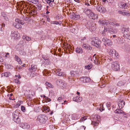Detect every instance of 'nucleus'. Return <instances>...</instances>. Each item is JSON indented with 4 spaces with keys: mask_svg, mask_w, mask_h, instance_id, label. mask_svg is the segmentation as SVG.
<instances>
[{
    "mask_svg": "<svg viewBox=\"0 0 130 130\" xmlns=\"http://www.w3.org/2000/svg\"><path fill=\"white\" fill-rule=\"evenodd\" d=\"M45 99L47 101V102H50L51 101V100L50 99L48 98L47 97H46V98H45Z\"/></svg>",
    "mask_w": 130,
    "mask_h": 130,
    "instance_id": "nucleus-54",
    "label": "nucleus"
},
{
    "mask_svg": "<svg viewBox=\"0 0 130 130\" xmlns=\"http://www.w3.org/2000/svg\"><path fill=\"white\" fill-rule=\"evenodd\" d=\"M10 36L12 39L16 40L18 38V36L19 37V34L17 31H12Z\"/></svg>",
    "mask_w": 130,
    "mask_h": 130,
    "instance_id": "nucleus-9",
    "label": "nucleus"
},
{
    "mask_svg": "<svg viewBox=\"0 0 130 130\" xmlns=\"http://www.w3.org/2000/svg\"><path fill=\"white\" fill-rule=\"evenodd\" d=\"M42 58L45 60H46L48 59L49 58L47 57H46L44 56L42 57Z\"/></svg>",
    "mask_w": 130,
    "mask_h": 130,
    "instance_id": "nucleus-57",
    "label": "nucleus"
},
{
    "mask_svg": "<svg viewBox=\"0 0 130 130\" xmlns=\"http://www.w3.org/2000/svg\"><path fill=\"white\" fill-rule=\"evenodd\" d=\"M85 25L86 27L91 31H94L96 29L95 24L91 21L89 20Z\"/></svg>",
    "mask_w": 130,
    "mask_h": 130,
    "instance_id": "nucleus-1",
    "label": "nucleus"
},
{
    "mask_svg": "<svg viewBox=\"0 0 130 130\" xmlns=\"http://www.w3.org/2000/svg\"><path fill=\"white\" fill-rule=\"evenodd\" d=\"M96 9L98 11L101 13H105L106 12V9L102 5H98L96 7Z\"/></svg>",
    "mask_w": 130,
    "mask_h": 130,
    "instance_id": "nucleus-10",
    "label": "nucleus"
},
{
    "mask_svg": "<svg viewBox=\"0 0 130 130\" xmlns=\"http://www.w3.org/2000/svg\"><path fill=\"white\" fill-rule=\"evenodd\" d=\"M126 5V3H122L119 4V6L121 8L125 9L127 8L128 6Z\"/></svg>",
    "mask_w": 130,
    "mask_h": 130,
    "instance_id": "nucleus-25",
    "label": "nucleus"
},
{
    "mask_svg": "<svg viewBox=\"0 0 130 130\" xmlns=\"http://www.w3.org/2000/svg\"><path fill=\"white\" fill-rule=\"evenodd\" d=\"M20 114L18 110H16L13 114V119L14 121L17 123L20 122V119L19 118V115Z\"/></svg>",
    "mask_w": 130,
    "mask_h": 130,
    "instance_id": "nucleus-3",
    "label": "nucleus"
},
{
    "mask_svg": "<svg viewBox=\"0 0 130 130\" xmlns=\"http://www.w3.org/2000/svg\"><path fill=\"white\" fill-rule=\"evenodd\" d=\"M106 105L107 107H109L111 106V103L110 102H107L106 103Z\"/></svg>",
    "mask_w": 130,
    "mask_h": 130,
    "instance_id": "nucleus-51",
    "label": "nucleus"
},
{
    "mask_svg": "<svg viewBox=\"0 0 130 130\" xmlns=\"http://www.w3.org/2000/svg\"><path fill=\"white\" fill-rule=\"evenodd\" d=\"M83 11L88 16L89 15L90 13L92 11L91 9L87 8L83 9Z\"/></svg>",
    "mask_w": 130,
    "mask_h": 130,
    "instance_id": "nucleus-21",
    "label": "nucleus"
},
{
    "mask_svg": "<svg viewBox=\"0 0 130 130\" xmlns=\"http://www.w3.org/2000/svg\"><path fill=\"white\" fill-rule=\"evenodd\" d=\"M111 68L115 71H117L120 69L119 64L117 61L113 62L111 63Z\"/></svg>",
    "mask_w": 130,
    "mask_h": 130,
    "instance_id": "nucleus-7",
    "label": "nucleus"
},
{
    "mask_svg": "<svg viewBox=\"0 0 130 130\" xmlns=\"http://www.w3.org/2000/svg\"><path fill=\"white\" fill-rule=\"evenodd\" d=\"M98 23L99 24L101 25H107L110 24V22H109L107 21L102 19H100L98 21Z\"/></svg>",
    "mask_w": 130,
    "mask_h": 130,
    "instance_id": "nucleus-13",
    "label": "nucleus"
},
{
    "mask_svg": "<svg viewBox=\"0 0 130 130\" xmlns=\"http://www.w3.org/2000/svg\"><path fill=\"white\" fill-rule=\"evenodd\" d=\"M50 110V108L48 107H45L44 108V110L46 112H48Z\"/></svg>",
    "mask_w": 130,
    "mask_h": 130,
    "instance_id": "nucleus-41",
    "label": "nucleus"
},
{
    "mask_svg": "<svg viewBox=\"0 0 130 130\" xmlns=\"http://www.w3.org/2000/svg\"><path fill=\"white\" fill-rule=\"evenodd\" d=\"M61 69H59L57 70L56 73V75L60 76H65L66 74L65 73L63 72H61Z\"/></svg>",
    "mask_w": 130,
    "mask_h": 130,
    "instance_id": "nucleus-14",
    "label": "nucleus"
},
{
    "mask_svg": "<svg viewBox=\"0 0 130 130\" xmlns=\"http://www.w3.org/2000/svg\"><path fill=\"white\" fill-rule=\"evenodd\" d=\"M37 68V66L36 65L32 64L31 65V68H29V70L31 71L34 72L35 71Z\"/></svg>",
    "mask_w": 130,
    "mask_h": 130,
    "instance_id": "nucleus-24",
    "label": "nucleus"
},
{
    "mask_svg": "<svg viewBox=\"0 0 130 130\" xmlns=\"http://www.w3.org/2000/svg\"><path fill=\"white\" fill-rule=\"evenodd\" d=\"M16 22L18 23H15V25L14 26L16 28L19 29H20L22 28V27L19 24H20L22 25H23L24 24V22L23 20H22L19 19H16L15 20Z\"/></svg>",
    "mask_w": 130,
    "mask_h": 130,
    "instance_id": "nucleus-5",
    "label": "nucleus"
},
{
    "mask_svg": "<svg viewBox=\"0 0 130 130\" xmlns=\"http://www.w3.org/2000/svg\"><path fill=\"white\" fill-rule=\"evenodd\" d=\"M109 54L112 58L117 57L118 55V54L117 53L116 51L113 49H111L109 52Z\"/></svg>",
    "mask_w": 130,
    "mask_h": 130,
    "instance_id": "nucleus-8",
    "label": "nucleus"
},
{
    "mask_svg": "<svg viewBox=\"0 0 130 130\" xmlns=\"http://www.w3.org/2000/svg\"><path fill=\"white\" fill-rule=\"evenodd\" d=\"M13 68V66L9 64V69H12Z\"/></svg>",
    "mask_w": 130,
    "mask_h": 130,
    "instance_id": "nucleus-56",
    "label": "nucleus"
},
{
    "mask_svg": "<svg viewBox=\"0 0 130 130\" xmlns=\"http://www.w3.org/2000/svg\"><path fill=\"white\" fill-rule=\"evenodd\" d=\"M52 23L53 24H61V21H60V22H58V21H52Z\"/></svg>",
    "mask_w": 130,
    "mask_h": 130,
    "instance_id": "nucleus-44",
    "label": "nucleus"
},
{
    "mask_svg": "<svg viewBox=\"0 0 130 130\" xmlns=\"http://www.w3.org/2000/svg\"><path fill=\"white\" fill-rule=\"evenodd\" d=\"M101 43V41H99L98 39L94 38L93 39L91 43V44L99 48H100L101 47L100 44Z\"/></svg>",
    "mask_w": 130,
    "mask_h": 130,
    "instance_id": "nucleus-6",
    "label": "nucleus"
},
{
    "mask_svg": "<svg viewBox=\"0 0 130 130\" xmlns=\"http://www.w3.org/2000/svg\"><path fill=\"white\" fill-rule=\"evenodd\" d=\"M48 120L47 117L44 115L40 114L37 117V121L41 123L44 124Z\"/></svg>",
    "mask_w": 130,
    "mask_h": 130,
    "instance_id": "nucleus-2",
    "label": "nucleus"
},
{
    "mask_svg": "<svg viewBox=\"0 0 130 130\" xmlns=\"http://www.w3.org/2000/svg\"><path fill=\"white\" fill-rule=\"evenodd\" d=\"M63 99V98L62 97H59L58 98V100L59 102H60V101H61Z\"/></svg>",
    "mask_w": 130,
    "mask_h": 130,
    "instance_id": "nucleus-55",
    "label": "nucleus"
},
{
    "mask_svg": "<svg viewBox=\"0 0 130 130\" xmlns=\"http://www.w3.org/2000/svg\"><path fill=\"white\" fill-rule=\"evenodd\" d=\"M118 104L119 109H121L124 106L125 104V102L124 101L120 100L119 101Z\"/></svg>",
    "mask_w": 130,
    "mask_h": 130,
    "instance_id": "nucleus-17",
    "label": "nucleus"
},
{
    "mask_svg": "<svg viewBox=\"0 0 130 130\" xmlns=\"http://www.w3.org/2000/svg\"><path fill=\"white\" fill-rule=\"evenodd\" d=\"M3 61V59L2 57L0 56V62H2Z\"/></svg>",
    "mask_w": 130,
    "mask_h": 130,
    "instance_id": "nucleus-63",
    "label": "nucleus"
},
{
    "mask_svg": "<svg viewBox=\"0 0 130 130\" xmlns=\"http://www.w3.org/2000/svg\"><path fill=\"white\" fill-rule=\"evenodd\" d=\"M112 23H113V24L117 26H120V24L118 23H117L116 22H114Z\"/></svg>",
    "mask_w": 130,
    "mask_h": 130,
    "instance_id": "nucleus-53",
    "label": "nucleus"
},
{
    "mask_svg": "<svg viewBox=\"0 0 130 130\" xmlns=\"http://www.w3.org/2000/svg\"><path fill=\"white\" fill-rule=\"evenodd\" d=\"M87 119V117L86 116H84L83 117H82L80 118V120L79 121V122H82L85 121Z\"/></svg>",
    "mask_w": 130,
    "mask_h": 130,
    "instance_id": "nucleus-38",
    "label": "nucleus"
},
{
    "mask_svg": "<svg viewBox=\"0 0 130 130\" xmlns=\"http://www.w3.org/2000/svg\"><path fill=\"white\" fill-rule=\"evenodd\" d=\"M107 28L106 27H104V29L102 33V35L103 36H105L106 35V32L107 31Z\"/></svg>",
    "mask_w": 130,
    "mask_h": 130,
    "instance_id": "nucleus-35",
    "label": "nucleus"
},
{
    "mask_svg": "<svg viewBox=\"0 0 130 130\" xmlns=\"http://www.w3.org/2000/svg\"><path fill=\"white\" fill-rule=\"evenodd\" d=\"M46 18L47 19V21L48 22H50V19L49 18V16L48 15L46 16Z\"/></svg>",
    "mask_w": 130,
    "mask_h": 130,
    "instance_id": "nucleus-58",
    "label": "nucleus"
},
{
    "mask_svg": "<svg viewBox=\"0 0 130 130\" xmlns=\"http://www.w3.org/2000/svg\"><path fill=\"white\" fill-rule=\"evenodd\" d=\"M37 9L38 10H40L41 9L42 7L41 5L40 4H39L37 5Z\"/></svg>",
    "mask_w": 130,
    "mask_h": 130,
    "instance_id": "nucleus-47",
    "label": "nucleus"
},
{
    "mask_svg": "<svg viewBox=\"0 0 130 130\" xmlns=\"http://www.w3.org/2000/svg\"><path fill=\"white\" fill-rule=\"evenodd\" d=\"M25 39L27 41H29L31 40V38L30 37L26 36Z\"/></svg>",
    "mask_w": 130,
    "mask_h": 130,
    "instance_id": "nucleus-52",
    "label": "nucleus"
},
{
    "mask_svg": "<svg viewBox=\"0 0 130 130\" xmlns=\"http://www.w3.org/2000/svg\"><path fill=\"white\" fill-rule=\"evenodd\" d=\"M93 120L95 119L96 121H100V116L97 114L95 115L94 117L93 118Z\"/></svg>",
    "mask_w": 130,
    "mask_h": 130,
    "instance_id": "nucleus-32",
    "label": "nucleus"
},
{
    "mask_svg": "<svg viewBox=\"0 0 130 130\" xmlns=\"http://www.w3.org/2000/svg\"><path fill=\"white\" fill-rule=\"evenodd\" d=\"M73 19L77 20L79 19L80 17V15L76 13L73 12L72 14Z\"/></svg>",
    "mask_w": 130,
    "mask_h": 130,
    "instance_id": "nucleus-19",
    "label": "nucleus"
},
{
    "mask_svg": "<svg viewBox=\"0 0 130 130\" xmlns=\"http://www.w3.org/2000/svg\"><path fill=\"white\" fill-rule=\"evenodd\" d=\"M88 16L90 18H91L92 19L94 20L97 19L98 17V15L94 14L93 12H92V11Z\"/></svg>",
    "mask_w": 130,
    "mask_h": 130,
    "instance_id": "nucleus-15",
    "label": "nucleus"
},
{
    "mask_svg": "<svg viewBox=\"0 0 130 130\" xmlns=\"http://www.w3.org/2000/svg\"><path fill=\"white\" fill-rule=\"evenodd\" d=\"M126 83V80H123L118 82L117 84V85L118 87H121L124 86L125 85Z\"/></svg>",
    "mask_w": 130,
    "mask_h": 130,
    "instance_id": "nucleus-16",
    "label": "nucleus"
},
{
    "mask_svg": "<svg viewBox=\"0 0 130 130\" xmlns=\"http://www.w3.org/2000/svg\"><path fill=\"white\" fill-rule=\"evenodd\" d=\"M21 127L23 128H25V126L24 125V124H22L21 125Z\"/></svg>",
    "mask_w": 130,
    "mask_h": 130,
    "instance_id": "nucleus-61",
    "label": "nucleus"
},
{
    "mask_svg": "<svg viewBox=\"0 0 130 130\" xmlns=\"http://www.w3.org/2000/svg\"><path fill=\"white\" fill-rule=\"evenodd\" d=\"M80 79L84 83H88L91 80L90 78L87 76H82L80 78Z\"/></svg>",
    "mask_w": 130,
    "mask_h": 130,
    "instance_id": "nucleus-11",
    "label": "nucleus"
},
{
    "mask_svg": "<svg viewBox=\"0 0 130 130\" xmlns=\"http://www.w3.org/2000/svg\"><path fill=\"white\" fill-rule=\"evenodd\" d=\"M82 47L84 49L88 50H91L92 49V47L86 44H84L82 45Z\"/></svg>",
    "mask_w": 130,
    "mask_h": 130,
    "instance_id": "nucleus-22",
    "label": "nucleus"
},
{
    "mask_svg": "<svg viewBox=\"0 0 130 130\" xmlns=\"http://www.w3.org/2000/svg\"><path fill=\"white\" fill-rule=\"evenodd\" d=\"M54 0H53V1L50 0H46V1L47 2V3H49L50 4V5H51L50 4H52V3H53V2H54Z\"/></svg>",
    "mask_w": 130,
    "mask_h": 130,
    "instance_id": "nucleus-45",
    "label": "nucleus"
},
{
    "mask_svg": "<svg viewBox=\"0 0 130 130\" xmlns=\"http://www.w3.org/2000/svg\"><path fill=\"white\" fill-rule=\"evenodd\" d=\"M129 28L123 25L121 28V32L123 34H124V35L126 32L127 33L129 31Z\"/></svg>",
    "mask_w": 130,
    "mask_h": 130,
    "instance_id": "nucleus-12",
    "label": "nucleus"
},
{
    "mask_svg": "<svg viewBox=\"0 0 130 130\" xmlns=\"http://www.w3.org/2000/svg\"><path fill=\"white\" fill-rule=\"evenodd\" d=\"M109 90L111 92L115 93L116 90V88L115 86H112L110 87Z\"/></svg>",
    "mask_w": 130,
    "mask_h": 130,
    "instance_id": "nucleus-29",
    "label": "nucleus"
},
{
    "mask_svg": "<svg viewBox=\"0 0 130 130\" xmlns=\"http://www.w3.org/2000/svg\"><path fill=\"white\" fill-rule=\"evenodd\" d=\"M56 84L60 86L63 87L64 85V81L62 79H58L56 80Z\"/></svg>",
    "mask_w": 130,
    "mask_h": 130,
    "instance_id": "nucleus-18",
    "label": "nucleus"
},
{
    "mask_svg": "<svg viewBox=\"0 0 130 130\" xmlns=\"http://www.w3.org/2000/svg\"><path fill=\"white\" fill-rule=\"evenodd\" d=\"M70 74L72 77L77 76L79 75L77 72L74 71H71Z\"/></svg>",
    "mask_w": 130,
    "mask_h": 130,
    "instance_id": "nucleus-27",
    "label": "nucleus"
},
{
    "mask_svg": "<svg viewBox=\"0 0 130 130\" xmlns=\"http://www.w3.org/2000/svg\"><path fill=\"white\" fill-rule=\"evenodd\" d=\"M126 35H127V38L130 40V35L127 34H126Z\"/></svg>",
    "mask_w": 130,
    "mask_h": 130,
    "instance_id": "nucleus-60",
    "label": "nucleus"
},
{
    "mask_svg": "<svg viewBox=\"0 0 130 130\" xmlns=\"http://www.w3.org/2000/svg\"><path fill=\"white\" fill-rule=\"evenodd\" d=\"M15 47L17 50L19 51H21L23 50L22 46L20 44H17L16 46Z\"/></svg>",
    "mask_w": 130,
    "mask_h": 130,
    "instance_id": "nucleus-26",
    "label": "nucleus"
},
{
    "mask_svg": "<svg viewBox=\"0 0 130 130\" xmlns=\"http://www.w3.org/2000/svg\"><path fill=\"white\" fill-rule=\"evenodd\" d=\"M24 43V41L23 40L20 41L19 42V44H21V45H22Z\"/></svg>",
    "mask_w": 130,
    "mask_h": 130,
    "instance_id": "nucleus-62",
    "label": "nucleus"
},
{
    "mask_svg": "<svg viewBox=\"0 0 130 130\" xmlns=\"http://www.w3.org/2000/svg\"><path fill=\"white\" fill-rule=\"evenodd\" d=\"M2 77H7L8 76V73L7 72H5L4 73H3L2 74Z\"/></svg>",
    "mask_w": 130,
    "mask_h": 130,
    "instance_id": "nucleus-42",
    "label": "nucleus"
},
{
    "mask_svg": "<svg viewBox=\"0 0 130 130\" xmlns=\"http://www.w3.org/2000/svg\"><path fill=\"white\" fill-rule=\"evenodd\" d=\"M76 52L78 53H83L82 48L80 47H77L76 48Z\"/></svg>",
    "mask_w": 130,
    "mask_h": 130,
    "instance_id": "nucleus-33",
    "label": "nucleus"
},
{
    "mask_svg": "<svg viewBox=\"0 0 130 130\" xmlns=\"http://www.w3.org/2000/svg\"><path fill=\"white\" fill-rule=\"evenodd\" d=\"M93 120L92 121V123L93 125L96 126L98 125V123L97 122V121H96L95 119Z\"/></svg>",
    "mask_w": 130,
    "mask_h": 130,
    "instance_id": "nucleus-39",
    "label": "nucleus"
},
{
    "mask_svg": "<svg viewBox=\"0 0 130 130\" xmlns=\"http://www.w3.org/2000/svg\"><path fill=\"white\" fill-rule=\"evenodd\" d=\"M21 110L24 112L26 110L25 108L22 105L21 106Z\"/></svg>",
    "mask_w": 130,
    "mask_h": 130,
    "instance_id": "nucleus-49",
    "label": "nucleus"
},
{
    "mask_svg": "<svg viewBox=\"0 0 130 130\" xmlns=\"http://www.w3.org/2000/svg\"><path fill=\"white\" fill-rule=\"evenodd\" d=\"M2 15L3 17L4 18L5 20L6 21L8 20V18L5 12H2Z\"/></svg>",
    "mask_w": 130,
    "mask_h": 130,
    "instance_id": "nucleus-34",
    "label": "nucleus"
},
{
    "mask_svg": "<svg viewBox=\"0 0 130 130\" xmlns=\"http://www.w3.org/2000/svg\"><path fill=\"white\" fill-rule=\"evenodd\" d=\"M118 13H119L123 15H126L127 16H130V13L127 12L119 11H118Z\"/></svg>",
    "mask_w": 130,
    "mask_h": 130,
    "instance_id": "nucleus-23",
    "label": "nucleus"
},
{
    "mask_svg": "<svg viewBox=\"0 0 130 130\" xmlns=\"http://www.w3.org/2000/svg\"><path fill=\"white\" fill-rule=\"evenodd\" d=\"M14 82L18 84H20V82L19 81V79H15L14 80Z\"/></svg>",
    "mask_w": 130,
    "mask_h": 130,
    "instance_id": "nucleus-50",
    "label": "nucleus"
},
{
    "mask_svg": "<svg viewBox=\"0 0 130 130\" xmlns=\"http://www.w3.org/2000/svg\"><path fill=\"white\" fill-rule=\"evenodd\" d=\"M111 31L113 32L114 34H116L118 32L117 29H116L113 28L111 30Z\"/></svg>",
    "mask_w": 130,
    "mask_h": 130,
    "instance_id": "nucleus-43",
    "label": "nucleus"
},
{
    "mask_svg": "<svg viewBox=\"0 0 130 130\" xmlns=\"http://www.w3.org/2000/svg\"><path fill=\"white\" fill-rule=\"evenodd\" d=\"M45 84L50 88H53L54 87L53 86L51 83L48 82H46L45 83Z\"/></svg>",
    "mask_w": 130,
    "mask_h": 130,
    "instance_id": "nucleus-37",
    "label": "nucleus"
},
{
    "mask_svg": "<svg viewBox=\"0 0 130 130\" xmlns=\"http://www.w3.org/2000/svg\"><path fill=\"white\" fill-rule=\"evenodd\" d=\"M61 16L59 15H57L56 17V18L58 19H60L61 18Z\"/></svg>",
    "mask_w": 130,
    "mask_h": 130,
    "instance_id": "nucleus-59",
    "label": "nucleus"
},
{
    "mask_svg": "<svg viewBox=\"0 0 130 130\" xmlns=\"http://www.w3.org/2000/svg\"><path fill=\"white\" fill-rule=\"evenodd\" d=\"M2 25H1L0 24V31H1L2 30Z\"/></svg>",
    "mask_w": 130,
    "mask_h": 130,
    "instance_id": "nucleus-64",
    "label": "nucleus"
},
{
    "mask_svg": "<svg viewBox=\"0 0 130 130\" xmlns=\"http://www.w3.org/2000/svg\"><path fill=\"white\" fill-rule=\"evenodd\" d=\"M92 67V65L91 64L90 65L89 64L88 66H85V69H87L88 70H89L91 69Z\"/></svg>",
    "mask_w": 130,
    "mask_h": 130,
    "instance_id": "nucleus-40",
    "label": "nucleus"
},
{
    "mask_svg": "<svg viewBox=\"0 0 130 130\" xmlns=\"http://www.w3.org/2000/svg\"><path fill=\"white\" fill-rule=\"evenodd\" d=\"M114 112L115 113L118 114H122L124 113L123 111L120 109H117L114 111Z\"/></svg>",
    "mask_w": 130,
    "mask_h": 130,
    "instance_id": "nucleus-30",
    "label": "nucleus"
},
{
    "mask_svg": "<svg viewBox=\"0 0 130 130\" xmlns=\"http://www.w3.org/2000/svg\"><path fill=\"white\" fill-rule=\"evenodd\" d=\"M50 63L51 62L50 61L49 59L44 61L43 64H44L45 65H48L50 64Z\"/></svg>",
    "mask_w": 130,
    "mask_h": 130,
    "instance_id": "nucleus-36",
    "label": "nucleus"
},
{
    "mask_svg": "<svg viewBox=\"0 0 130 130\" xmlns=\"http://www.w3.org/2000/svg\"><path fill=\"white\" fill-rule=\"evenodd\" d=\"M79 118V115L74 114L72 116V120H75Z\"/></svg>",
    "mask_w": 130,
    "mask_h": 130,
    "instance_id": "nucleus-28",
    "label": "nucleus"
},
{
    "mask_svg": "<svg viewBox=\"0 0 130 130\" xmlns=\"http://www.w3.org/2000/svg\"><path fill=\"white\" fill-rule=\"evenodd\" d=\"M23 68V66H17L16 67V69L18 70H20Z\"/></svg>",
    "mask_w": 130,
    "mask_h": 130,
    "instance_id": "nucleus-46",
    "label": "nucleus"
},
{
    "mask_svg": "<svg viewBox=\"0 0 130 130\" xmlns=\"http://www.w3.org/2000/svg\"><path fill=\"white\" fill-rule=\"evenodd\" d=\"M102 41L103 43H104V44L105 46L106 45L110 46L112 45V43L111 40L106 37H104L102 39Z\"/></svg>",
    "mask_w": 130,
    "mask_h": 130,
    "instance_id": "nucleus-4",
    "label": "nucleus"
},
{
    "mask_svg": "<svg viewBox=\"0 0 130 130\" xmlns=\"http://www.w3.org/2000/svg\"><path fill=\"white\" fill-rule=\"evenodd\" d=\"M74 101L77 102H81L82 100V98L81 97L76 96L74 97L73 99Z\"/></svg>",
    "mask_w": 130,
    "mask_h": 130,
    "instance_id": "nucleus-20",
    "label": "nucleus"
},
{
    "mask_svg": "<svg viewBox=\"0 0 130 130\" xmlns=\"http://www.w3.org/2000/svg\"><path fill=\"white\" fill-rule=\"evenodd\" d=\"M31 3L34 4H37L38 2V0H31Z\"/></svg>",
    "mask_w": 130,
    "mask_h": 130,
    "instance_id": "nucleus-48",
    "label": "nucleus"
},
{
    "mask_svg": "<svg viewBox=\"0 0 130 130\" xmlns=\"http://www.w3.org/2000/svg\"><path fill=\"white\" fill-rule=\"evenodd\" d=\"M15 58L20 64H22V61L20 58L18 56L15 55Z\"/></svg>",
    "mask_w": 130,
    "mask_h": 130,
    "instance_id": "nucleus-31",
    "label": "nucleus"
}]
</instances>
